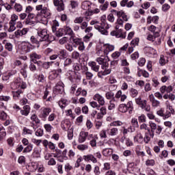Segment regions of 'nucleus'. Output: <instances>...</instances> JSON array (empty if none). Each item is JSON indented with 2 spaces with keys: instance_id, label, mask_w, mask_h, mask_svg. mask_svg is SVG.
<instances>
[{
  "instance_id": "nucleus-1",
  "label": "nucleus",
  "mask_w": 175,
  "mask_h": 175,
  "mask_svg": "<svg viewBox=\"0 0 175 175\" xmlns=\"http://www.w3.org/2000/svg\"><path fill=\"white\" fill-rule=\"evenodd\" d=\"M155 98H157V99H163V96L159 92H155L154 95L152 94L149 95V100L152 103V107H159V106H161V102L155 99Z\"/></svg>"
},
{
  "instance_id": "nucleus-2",
  "label": "nucleus",
  "mask_w": 175,
  "mask_h": 175,
  "mask_svg": "<svg viewBox=\"0 0 175 175\" xmlns=\"http://www.w3.org/2000/svg\"><path fill=\"white\" fill-rule=\"evenodd\" d=\"M100 65H102L101 68L103 70L98 72L97 76L100 79H103V76H107V75L111 73V68H109V64L106 62Z\"/></svg>"
},
{
  "instance_id": "nucleus-3",
  "label": "nucleus",
  "mask_w": 175,
  "mask_h": 175,
  "mask_svg": "<svg viewBox=\"0 0 175 175\" xmlns=\"http://www.w3.org/2000/svg\"><path fill=\"white\" fill-rule=\"evenodd\" d=\"M50 113H51V108L43 107L40 109L38 116L40 118H42V120H46V118L49 117Z\"/></svg>"
},
{
  "instance_id": "nucleus-4",
  "label": "nucleus",
  "mask_w": 175,
  "mask_h": 175,
  "mask_svg": "<svg viewBox=\"0 0 175 175\" xmlns=\"http://www.w3.org/2000/svg\"><path fill=\"white\" fill-rule=\"evenodd\" d=\"M50 16H51V14L50 13L47 8L44 7L43 9L41 10V15L37 14L36 18L38 21H42V16L44 17V18H50Z\"/></svg>"
},
{
  "instance_id": "nucleus-5",
  "label": "nucleus",
  "mask_w": 175,
  "mask_h": 175,
  "mask_svg": "<svg viewBox=\"0 0 175 175\" xmlns=\"http://www.w3.org/2000/svg\"><path fill=\"white\" fill-rule=\"evenodd\" d=\"M90 25H94L95 29H97V31H98V32H100L102 35H107L109 33L107 30L100 27L98 21H92L90 22Z\"/></svg>"
},
{
  "instance_id": "nucleus-6",
  "label": "nucleus",
  "mask_w": 175,
  "mask_h": 175,
  "mask_svg": "<svg viewBox=\"0 0 175 175\" xmlns=\"http://www.w3.org/2000/svg\"><path fill=\"white\" fill-rule=\"evenodd\" d=\"M38 35L40 42H44L49 39V33L46 29L38 30Z\"/></svg>"
},
{
  "instance_id": "nucleus-7",
  "label": "nucleus",
  "mask_w": 175,
  "mask_h": 175,
  "mask_svg": "<svg viewBox=\"0 0 175 175\" xmlns=\"http://www.w3.org/2000/svg\"><path fill=\"white\" fill-rule=\"evenodd\" d=\"M21 49L22 53L27 54V53H31L32 50V45L29 42H23L21 43Z\"/></svg>"
},
{
  "instance_id": "nucleus-8",
  "label": "nucleus",
  "mask_w": 175,
  "mask_h": 175,
  "mask_svg": "<svg viewBox=\"0 0 175 175\" xmlns=\"http://www.w3.org/2000/svg\"><path fill=\"white\" fill-rule=\"evenodd\" d=\"M85 162H92V163H98V159L92 154H88L83 156Z\"/></svg>"
},
{
  "instance_id": "nucleus-9",
  "label": "nucleus",
  "mask_w": 175,
  "mask_h": 175,
  "mask_svg": "<svg viewBox=\"0 0 175 175\" xmlns=\"http://www.w3.org/2000/svg\"><path fill=\"white\" fill-rule=\"evenodd\" d=\"M62 72L61 68L57 70H53L49 72V75L48 77L49 79L53 81V80H55L58 76H59V73Z\"/></svg>"
},
{
  "instance_id": "nucleus-10",
  "label": "nucleus",
  "mask_w": 175,
  "mask_h": 175,
  "mask_svg": "<svg viewBox=\"0 0 175 175\" xmlns=\"http://www.w3.org/2000/svg\"><path fill=\"white\" fill-rule=\"evenodd\" d=\"M53 4L57 8V12L65 10V4L62 0H53Z\"/></svg>"
},
{
  "instance_id": "nucleus-11",
  "label": "nucleus",
  "mask_w": 175,
  "mask_h": 175,
  "mask_svg": "<svg viewBox=\"0 0 175 175\" xmlns=\"http://www.w3.org/2000/svg\"><path fill=\"white\" fill-rule=\"evenodd\" d=\"M148 29L150 31V32L153 33L154 38H159L161 30H159L158 27L152 25L150 27H148Z\"/></svg>"
},
{
  "instance_id": "nucleus-12",
  "label": "nucleus",
  "mask_w": 175,
  "mask_h": 175,
  "mask_svg": "<svg viewBox=\"0 0 175 175\" xmlns=\"http://www.w3.org/2000/svg\"><path fill=\"white\" fill-rule=\"evenodd\" d=\"M100 21L101 23H99L100 27H101V28H103V29H105V31H107V29L110 28V26L106 23V15H103L100 17Z\"/></svg>"
},
{
  "instance_id": "nucleus-13",
  "label": "nucleus",
  "mask_w": 175,
  "mask_h": 175,
  "mask_svg": "<svg viewBox=\"0 0 175 175\" xmlns=\"http://www.w3.org/2000/svg\"><path fill=\"white\" fill-rule=\"evenodd\" d=\"M87 137H88V132L81 131L78 137L79 143H84L87 140Z\"/></svg>"
},
{
  "instance_id": "nucleus-14",
  "label": "nucleus",
  "mask_w": 175,
  "mask_h": 175,
  "mask_svg": "<svg viewBox=\"0 0 175 175\" xmlns=\"http://www.w3.org/2000/svg\"><path fill=\"white\" fill-rule=\"evenodd\" d=\"M111 36H116V38H122V39H125V35L122 33V29H121L112 31L111 32Z\"/></svg>"
},
{
  "instance_id": "nucleus-15",
  "label": "nucleus",
  "mask_w": 175,
  "mask_h": 175,
  "mask_svg": "<svg viewBox=\"0 0 175 175\" xmlns=\"http://www.w3.org/2000/svg\"><path fill=\"white\" fill-rule=\"evenodd\" d=\"M94 100H96L100 106H105V98L99 94H96L93 97Z\"/></svg>"
},
{
  "instance_id": "nucleus-16",
  "label": "nucleus",
  "mask_w": 175,
  "mask_h": 175,
  "mask_svg": "<svg viewBox=\"0 0 175 175\" xmlns=\"http://www.w3.org/2000/svg\"><path fill=\"white\" fill-rule=\"evenodd\" d=\"M28 33V29L23 28L22 30L18 29L14 32V36L17 39L20 38V36H24V35H27Z\"/></svg>"
},
{
  "instance_id": "nucleus-17",
  "label": "nucleus",
  "mask_w": 175,
  "mask_h": 175,
  "mask_svg": "<svg viewBox=\"0 0 175 175\" xmlns=\"http://www.w3.org/2000/svg\"><path fill=\"white\" fill-rule=\"evenodd\" d=\"M115 47L110 44H104V55H109V53L113 51Z\"/></svg>"
},
{
  "instance_id": "nucleus-18",
  "label": "nucleus",
  "mask_w": 175,
  "mask_h": 175,
  "mask_svg": "<svg viewBox=\"0 0 175 175\" xmlns=\"http://www.w3.org/2000/svg\"><path fill=\"white\" fill-rule=\"evenodd\" d=\"M135 143H138L139 144H143L144 143V139L142 133H138L133 138Z\"/></svg>"
},
{
  "instance_id": "nucleus-19",
  "label": "nucleus",
  "mask_w": 175,
  "mask_h": 175,
  "mask_svg": "<svg viewBox=\"0 0 175 175\" xmlns=\"http://www.w3.org/2000/svg\"><path fill=\"white\" fill-rule=\"evenodd\" d=\"M88 65L90 66L92 70L94 72H96L97 73H99V69L100 68V66L98 65L96 62H90L88 63Z\"/></svg>"
},
{
  "instance_id": "nucleus-20",
  "label": "nucleus",
  "mask_w": 175,
  "mask_h": 175,
  "mask_svg": "<svg viewBox=\"0 0 175 175\" xmlns=\"http://www.w3.org/2000/svg\"><path fill=\"white\" fill-rule=\"evenodd\" d=\"M30 62H34L37 59H40L42 55L36 53V52H33L29 55Z\"/></svg>"
},
{
  "instance_id": "nucleus-21",
  "label": "nucleus",
  "mask_w": 175,
  "mask_h": 175,
  "mask_svg": "<svg viewBox=\"0 0 175 175\" xmlns=\"http://www.w3.org/2000/svg\"><path fill=\"white\" fill-rule=\"evenodd\" d=\"M31 111V107L29 105H25L23 107V109L21 110V113L22 116H25V117L28 116V114H29Z\"/></svg>"
},
{
  "instance_id": "nucleus-22",
  "label": "nucleus",
  "mask_w": 175,
  "mask_h": 175,
  "mask_svg": "<svg viewBox=\"0 0 175 175\" xmlns=\"http://www.w3.org/2000/svg\"><path fill=\"white\" fill-rule=\"evenodd\" d=\"M115 98L116 99H120V98L121 102H124L125 99H126L127 97H126V95L122 94V91L118 90L115 95Z\"/></svg>"
},
{
  "instance_id": "nucleus-23",
  "label": "nucleus",
  "mask_w": 175,
  "mask_h": 175,
  "mask_svg": "<svg viewBox=\"0 0 175 175\" xmlns=\"http://www.w3.org/2000/svg\"><path fill=\"white\" fill-rule=\"evenodd\" d=\"M57 57L59 59H65L68 57V53L65 49H62L57 52Z\"/></svg>"
},
{
  "instance_id": "nucleus-24",
  "label": "nucleus",
  "mask_w": 175,
  "mask_h": 175,
  "mask_svg": "<svg viewBox=\"0 0 175 175\" xmlns=\"http://www.w3.org/2000/svg\"><path fill=\"white\" fill-rule=\"evenodd\" d=\"M81 8L83 10H88V12H90L91 10V6H90V1H85L82 3V5H81Z\"/></svg>"
},
{
  "instance_id": "nucleus-25",
  "label": "nucleus",
  "mask_w": 175,
  "mask_h": 175,
  "mask_svg": "<svg viewBox=\"0 0 175 175\" xmlns=\"http://www.w3.org/2000/svg\"><path fill=\"white\" fill-rule=\"evenodd\" d=\"M137 76H139V77H142V76H143L144 77L147 78L150 76V75L147 72V71L143 70L140 69V68H138Z\"/></svg>"
},
{
  "instance_id": "nucleus-26",
  "label": "nucleus",
  "mask_w": 175,
  "mask_h": 175,
  "mask_svg": "<svg viewBox=\"0 0 175 175\" xmlns=\"http://www.w3.org/2000/svg\"><path fill=\"white\" fill-rule=\"evenodd\" d=\"M70 42L76 44V46H78L79 43L82 42L81 38H79L75 36H72L70 38Z\"/></svg>"
},
{
  "instance_id": "nucleus-27",
  "label": "nucleus",
  "mask_w": 175,
  "mask_h": 175,
  "mask_svg": "<svg viewBox=\"0 0 175 175\" xmlns=\"http://www.w3.org/2000/svg\"><path fill=\"white\" fill-rule=\"evenodd\" d=\"M56 90L59 91V92H64V83L62 81H59L56 85Z\"/></svg>"
},
{
  "instance_id": "nucleus-28",
  "label": "nucleus",
  "mask_w": 175,
  "mask_h": 175,
  "mask_svg": "<svg viewBox=\"0 0 175 175\" xmlns=\"http://www.w3.org/2000/svg\"><path fill=\"white\" fill-rule=\"evenodd\" d=\"M30 118H31V122H35L36 125L38 124H40V120L39 119V118H38V116L36 114L31 115Z\"/></svg>"
},
{
  "instance_id": "nucleus-29",
  "label": "nucleus",
  "mask_w": 175,
  "mask_h": 175,
  "mask_svg": "<svg viewBox=\"0 0 175 175\" xmlns=\"http://www.w3.org/2000/svg\"><path fill=\"white\" fill-rule=\"evenodd\" d=\"M85 70H86V72H85V75L86 76L87 80H92V77H94V74H92V72L88 71V67H85Z\"/></svg>"
},
{
  "instance_id": "nucleus-30",
  "label": "nucleus",
  "mask_w": 175,
  "mask_h": 175,
  "mask_svg": "<svg viewBox=\"0 0 175 175\" xmlns=\"http://www.w3.org/2000/svg\"><path fill=\"white\" fill-rule=\"evenodd\" d=\"M27 64H24L23 68H22L20 70V73L21 75H22V76L26 79V77H27Z\"/></svg>"
},
{
  "instance_id": "nucleus-31",
  "label": "nucleus",
  "mask_w": 175,
  "mask_h": 175,
  "mask_svg": "<svg viewBox=\"0 0 175 175\" xmlns=\"http://www.w3.org/2000/svg\"><path fill=\"white\" fill-rule=\"evenodd\" d=\"M100 10L98 8H96L95 10L89 11V12H85V16H92V14H98Z\"/></svg>"
},
{
  "instance_id": "nucleus-32",
  "label": "nucleus",
  "mask_w": 175,
  "mask_h": 175,
  "mask_svg": "<svg viewBox=\"0 0 175 175\" xmlns=\"http://www.w3.org/2000/svg\"><path fill=\"white\" fill-rule=\"evenodd\" d=\"M118 135V129L117 128H112L109 131V136H117Z\"/></svg>"
},
{
  "instance_id": "nucleus-33",
  "label": "nucleus",
  "mask_w": 175,
  "mask_h": 175,
  "mask_svg": "<svg viewBox=\"0 0 175 175\" xmlns=\"http://www.w3.org/2000/svg\"><path fill=\"white\" fill-rule=\"evenodd\" d=\"M64 32H66L67 35H69L70 38H72V36H75V33L73 32V30L69 27H66V29H64Z\"/></svg>"
},
{
  "instance_id": "nucleus-34",
  "label": "nucleus",
  "mask_w": 175,
  "mask_h": 175,
  "mask_svg": "<svg viewBox=\"0 0 175 175\" xmlns=\"http://www.w3.org/2000/svg\"><path fill=\"white\" fill-rule=\"evenodd\" d=\"M139 129H141V131H147L148 133L151 132V129H150V127H148V126L146 123L142 124L139 126Z\"/></svg>"
},
{
  "instance_id": "nucleus-35",
  "label": "nucleus",
  "mask_w": 175,
  "mask_h": 175,
  "mask_svg": "<svg viewBox=\"0 0 175 175\" xmlns=\"http://www.w3.org/2000/svg\"><path fill=\"white\" fill-rule=\"evenodd\" d=\"M118 110L120 111V113H126L128 111L126 105L125 104H120L119 105Z\"/></svg>"
},
{
  "instance_id": "nucleus-36",
  "label": "nucleus",
  "mask_w": 175,
  "mask_h": 175,
  "mask_svg": "<svg viewBox=\"0 0 175 175\" xmlns=\"http://www.w3.org/2000/svg\"><path fill=\"white\" fill-rule=\"evenodd\" d=\"M72 59H80V53L77 51H74L71 54Z\"/></svg>"
},
{
  "instance_id": "nucleus-37",
  "label": "nucleus",
  "mask_w": 175,
  "mask_h": 175,
  "mask_svg": "<svg viewBox=\"0 0 175 175\" xmlns=\"http://www.w3.org/2000/svg\"><path fill=\"white\" fill-rule=\"evenodd\" d=\"M149 126L150 128V132H155L157 128L158 127L157 124L154 123L152 121L149 122Z\"/></svg>"
},
{
  "instance_id": "nucleus-38",
  "label": "nucleus",
  "mask_w": 175,
  "mask_h": 175,
  "mask_svg": "<svg viewBox=\"0 0 175 175\" xmlns=\"http://www.w3.org/2000/svg\"><path fill=\"white\" fill-rule=\"evenodd\" d=\"M10 27L8 29V32H13L14 31H16V23L14 22H9Z\"/></svg>"
},
{
  "instance_id": "nucleus-39",
  "label": "nucleus",
  "mask_w": 175,
  "mask_h": 175,
  "mask_svg": "<svg viewBox=\"0 0 175 175\" xmlns=\"http://www.w3.org/2000/svg\"><path fill=\"white\" fill-rule=\"evenodd\" d=\"M113 151H111V149L110 148H105L103 150V154L104 157H109V155H111Z\"/></svg>"
},
{
  "instance_id": "nucleus-40",
  "label": "nucleus",
  "mask_w": 175,
  "mask_h": 175,
  "mask_svg": "<svg viewBox=\"0 0 175 175\" xmlns=\"http://www.w3.org/2000/svg\"><path fill=\"white\" fill-rule=\"evenodd\" d=\"M105 98L108 100L110 99H116V97H114V92H108L105 94Z\"/></svg>"
},
{
  "instance_id": "nucleus-41",
  "label": "nucleus",
  "mask_w": 175,
  "mask_h": 175,
  "mask_svg": "<svg viewBox=\"0 0 175 175\" xmlns=\"http://www.w3.org/2000/svg\"><path fill=\"white\" fill-rule=\"evenodd\" d=\"M24 24H25V25H31L32 27H33V25H35L36 24V22L32 21V19L27 18L24 21Z\"/></svg>"
},
{
  "instance_id": "nucleus-42",
  "label": "nucleus",
  "mask_w": 175,
  "mask_h": 175,
  "mask_svg": "<svg viewBox=\"0 0 175 175\" xmlns=\"http://www.w3.org/2000/svg\"><path fill=\"white\" fill-rule=\"evenodd\" d=\"M77 148L79 150V151H85V150H88V145L79 144L77 146Z\"/></svg>"
},
{
  "instance_id": "nucleus-43",
  "label": "nucleus",
  "mask_w": 175,
  "mask_h": 175,
  "mask_svg": "<svg viewBox=\"0 0 175 175\" xmlns=\"http://www.w3.org/2000/svg\"><path fill=\"white\" fill-rule=\"evenodd\" d=\"M5 50L8 51L12 52L13 51V44L10 42H7L4 46Z\"/></svg>"
},
{
  "instance_id": "nucleus-44",
  "label": "nucleus",
  "mask_w": 175,
  "mask_h": 175,
  "mask_svg": "<svg viewBox=\"0 0 175 175\" xmlns=\"http://www.w3.org/2000/svg\"><path fill=\"white\" fill-rule=\"evenodd\" d=\"M73 78L79 83L81 80V75L79 72H75Z\"/></svg>"
},
{
  "instance_id": "nucleus-45",
  "label": "nucleus",
  "mask_w": 175,
  "mask_h": 175,
  "mask_svg": "<svg viewBox=\"0 0 175 175\" xmlns=\"http://www.w3.org/2000/svg\"><path fill=\"white\" fill-rule=\"evenodd\" d=\"M65 34V29H59L57 31H56L55 35L57 38H61V36H64Z\"/></svg>"
},
{
  "instance_id": "nucleus-46",
  "label": "nucleus",
  "mask_w": 175,
  "mask_h": 175,
  "mask_svg": "<svg viewBox=\"0 0 175 175\" xmlns=\"http://www.w3.org/2000/svg\"><path fill=\"white\" fill-rule=\"evenodd\" d=\"M116 102V98H113L109 101V105L108 107L109 110H113V109H115L116 104L114 103Z\"/></svg>"
},
{
  "instance_id": "nucleus-47",
  "label": "nucleus",
  "mask_w": 175,
  "mask_h": 175,
  "mask_svg": "<svg viewBox=\"0 0 175 175\" xmlns=\"http://www.w3.org/2000/svg\"><path fill=\"white\" fill-rule=\"evenodd\" d=\"M8 118V114L3 111H0V120L2 121L6 120Z\"/></svg>"
},
{
  "instance_id": "nucleus-48",
  "label": "nucleus",
  "mask_w": 175,
  "mask_h": 175,
  "mask_svg": "<svg viewBox=\"0 0 175 175\" xmlns=\"http://www.w3.org/2000/svg\"><path fill=\"white\" fill-rule=\"evenodd\" d=\"M130 93H131V96H132V98H136V96H137V95L139 94V92H137L136 89H133V88H131L130 90Z\"/></svg>"
},
{
  "instance_id": "nucleus-49",
  "label": "nucleus",
  "mask_w": 175,
  "mask_h": 175,
  "mask_svg": "<svg viewBox=\"0 0 175 175\" xmlns=\"http://www.w3.org/2000/svg\"><path fill=\"white\" fill-rule=\"evenodd\" d=\"M23 92L21 90H18L16 92H13V96H14V98H20V96H21V94H23Z\"/></svg>"
},
{
  "instance_id": "nucleus-50",
  "label": "nucleus",
  "mask_w": 175,
  "mask_h": 175,
  "mask_svg": "<svg viewBox=\"0 0 175 175\" xmlns=\"http://www.w3.org/2000/svg\"><path fill=\"white\" fill-rule=\"evenodd\" d=\"M66 100L65 99H61L59 101V106L61 107V109H65V107L67 106Z\"/></svg>"
},
{
  "instance_id": "nucleus-51",
  "label": "nucleus",
  "mask_w": 175,
  "mask_h": 175,
  "mask_svg": "<svg viewBox=\"0 0 175 175\" xmlns=\"http://www.w3.org/2000/svg\"><path fill=\"white\" fill-rule=\"evenodd\" d=\"M151 140V137L148 135V133H145V135L144 137V142L146 144H148Z\"/></svg>"
},
{
  "instance_id": "nucleus-52",
  "label": "nucleus",
  "mask_w": 175,
  "mask_h": 175,
  "mask_svg": "<svg viewBox=\"0 0 175 175\" xmlns=\"http://www.w3.org/2000/svg\"><path fill=\"white\" fill-rule=\"evenodd\" d=\"M30 64L29 66V69L31 72H33V73H35V72L37 70V68H36V66L32 63V62H30Z\"/></svg>"
},
{
  "instance_id": "nucleus-53",
  "label": "nucleus",
  "mask_w": 175,
  "mask_h": 175,
  "mask_svg": "<svg viewBox=\"0 0 175 175\" xmlns=\"http://www.w3.org/2000/svg\"><path fill=\"white\" fill-rule=\"evenodd\" d=\"M108 8H109V1H105V3L103 5H100V9L103 12L107 10Z\"/></svg>"
},
{
  "instance_id": "nucleus-54",
  "label": "nucleus",
  "mask_w": 175,
  "mask_h": 175,
  "mask_svg": "<svg viewBox=\"0 0 175 175\" xmlns=\"http://www.w3.org/2000/svg\"><path fill=\"white\" fill-rule=\"evenodd\" d=\"M38 80L39 83H44V81H46V77L44 76V75H43L42 73L39 74Z\"/></svg>"
},
{
  "instance_id": "nucleus-55",
  "label": "nucleus",
  "mask_w": 175,
  "mask_h": 175,
  "mask_svg": "<svg viewBox=\"0 0 175 175\" xmlns=\"http://www.w3.org/2000/svg\"><path fill=\"white\" fill-rule=\"evenodd\" d=\"M139 38L133 39L130 44L131 46L133 47H136V46L139 45Z\"/></svg>"
},
{
  "instance_id": "nucleus-56",
  "label": "nucleus",
  "mask_w": 175,
  "mask_h": 175,
  "mask_svg": "<svg viewBox=\"0 0 175 175\" xmlns=\"http://www.w3.org/2000/svg\"><path fill=\"white\" fill-rule=\"evenodd\" d=\"M32 148H33V146H32V144H30L27 145L26 148H24L23 152L24 153L31 152V151L32 150Z\"/></svg>"
},
{
  "instance_id": "nucleus-57",
  "label": "nucleus",
  "mask_w": 175,
  "mask_h": 175,
  "mask_svg": "<svg viewBox=\"0 0 175 175\" xmlns=\"http://www.w3.org/2000/svg\"><path fill=\"white\" fill-rule=\"evenodd\" d=\"M144 50L146 53H149V54H155V49L150 46L145 47Z\"/></svg>"
},
{
  "instance_id": "nucleus-58",
  "label": "nucleus",
  "mask_w": 175,
  "mask_h": 175,
  "mask_svg": "<svg viewBox=\"0 0 175 175\" xmlns=\"http://www.w3.org/2000/svg\"><path fill=\"white\" fill-rule=\"evenodd\" d=\"M131 125H133L134 128H139V122H137V119L135 118H133L131 120Z\"/></svg>"
},
{
  "instance_id": "nucleus-59",
  "label": "nucleus",
  "mask_w": 175,
  "mask_h": 175,
  "mask_svg": "<svg viewBox=\"0 0 175 175\" xmlns=\"http://www.w3.org/2000/svg\"><path fill=\"white\" fill-rule=\"evenodd\" d=\"M127 110H130V111H132L133 110V103L132 101H129L126 104H125Z\"/></svg>"
},
{
  "instance_id": "nucleus-60",
  "label": "nucleus",
  "mask_w": 175,
  "mask_h": 175,
  "mask_svg": "<svg viewBox=\"0 0 175 175\" xmlns=\"http://www.w3.org/2000/svg\"><path fill=\"white\" fill-rule=\"evenodd\" d=\"M83 21H84V18L82 16H79V17H77L75 19L74 23L75 24H81Z\"/></svg>"
},
{
  "instance_id": "nucleus-61",
  "label": "nucleus",
  "mask_w": 175,
  "mask_h": 175,
  "mask_svg": "<svg viewBox=\"0 0 175 175\" xmlns=\"http://www.w3.org/2000/svg\"><path fill=\"white\" fill-rule=\"evenodd\" d=\"M123 124L122 122L120 120L114 121L111 123V126H121Z\"/></svg>"
},
{
  "instance_id": "nucleus-62",
  "label": "nucleus",
  "mask_w": 175,
  "mask_h": 175,
  "mask_svg": "<svg viewBox=\"0 0 175 175\" xmlns=\"http://www.w3.org/2000/svg\"><path fill=\"white\" fill-rule=\"evenodd\" d=\"M113 13H115V15L117 16V17H118V18H120L121 17H122V14H124V11L121 10V11H117L116 10H113Z\"/></svg>"
},
{
  "instance_id": "nucleus-63",
  "label": "nucleus",
  "mask_w": 175,
  "mask_h": 175,
  "mask_svg": "<svg viewBox=\"0 0 175 175\" xmlns=\"http://www.w3.org/2000/svg\"><path fill=\"white\" fill-rule=\"evenodd\" d=\"M14 10L16 12H21L23 10V5L20 3H16L14 5Z\"/></svg>"
},
{
  "instance_id": "nucleus-64",
  "label": "nucleus",
  "mask_w": 175,
  "mask_h": 175,
  "mask_svg": "<svg viewBox=\"0 0 175 175\" xmlns=\"http://www.w3.org/2000/svg\"><path fill=\"white\" fill-rule=\"evenodd\" d=\"M139 122H146V116L144 114H142L138 117Z\"/></svg>"
}]
</instances>
